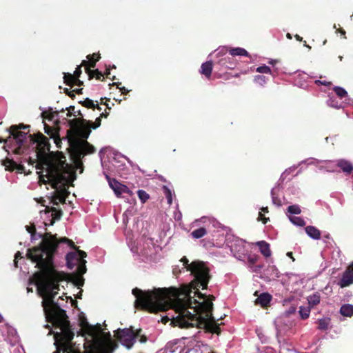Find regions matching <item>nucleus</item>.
<instances>
[{
  "instance_id": "nucleus-13",
  "label": "nucleus",
  "mask_w": 353,
  "mask_h": 353,
  "mask_svg": "<svg viewBox=\"0 0 353 353\" xmlns=\"http://www.w3.org/2000/svg\"><path fill=\"white\" fill-rule=\"evenodd\" d=\"M353 283V262L347 268L339 281L341 288L347 287Z\"/></svg>"
},
{
  "instance_id": "nucleus-34",
  "label": "nucleus",
  "mask_w": 353,
  "mask_h": 353,
  "mask_svg": "<svg viewBox=\"0 0 353 353\" xmlns=\"http://www.w3.org/2000/svg\"><path fill=\"white\" fill-rule=\"evenodd\" d=\"M330 319L329 318L321 319L319 321L318 328L321 330H326L329 327Z\"/></svg>"
},
{
  "instance_id": "nucleus-25",
  "label": "nucleus",
  "mask_w": 353,
  "mask_h": 353,
  "mask_svg": "<svg viewBox=\"0 0 353 353\" xmlns=\"http://www.w3.org/2000/svg\"><path fill=\"white\" fill-rule=\"evenodd\" d=\"M85 72L89 77V79H92L94 77L97 80H101V77H103V74L101 72H100L98 69L91 70L89 68H85Z\"/></svg>"
},
{
  "instance_id": "nucleus-57",
  "label": "nucleus",
  "mask_w": 353,
  "mask_h": 353,
  "mask_svg": "<svg viewBox=\"0 0 353 353\" xmlns=\"http://www.w3.org/2000/svg\"><path fill=\"white\" fill-rule=\"evenodd\" d=\"M117 347L118 345L115 342L110 341L108 343V347L110 349L111 352H113Z\"/></svg>"
},
{
  "instance_id": "nucleus-4",
  "label": "nucleus",
  "mask_w": 353,
  "mask_h": 353,
  "mask_svg": "<svg viewBox=\"0 0 353 353\" xmlns=\"http://www.w3.org/2000/svg\"><path fill=\"white\" fill-rule=\"evenodd\" d=\"M28 138L32 143H36V159L29 158V163H37V170L45 169L48 175L57 178L59 181L65 179V174L70 170V165L66 163L65 155L61 152H50V144L48 139L41 132L29 134Z\"/></svg>"
},
{
  "instance_id": "nucleus-15",
  "label": "nucleus",
  "mask_w": 353,
  "mask_h": 353,
  "mask_svg": "<svg viewBox=\"0 0 353 353\" xmlns=\"http://www.w3.org/2000/svg\"><path fill=\"white\" fill-rule=\"evenodd\" d=\"M70 146L72 148L74 154L77 159H81L85 155L83 148L81 145L80 141H68Z\"/></svg>"
},
{
  "instance_id": "nucleus-7",
  "label": "nucleus",
  "mask_w": 353,
  "mask_h": 353,
  "mask_svg": "<svg viewBox=\"0 0 353 353\" xmlns=\"http://www.w3.org/2000/svg\"><path fill=\"white\" fill-rule=\"evenodd\" d=\"M44 176L47 177L49 180L53 181L54 184L52 186L57 189L54 194L52 197L51 203L54 205H58L59 202L64 203L65 202L66 197L68 195V192L65 188V185L63 183V182L66 180V178L65 177L64 180L59 181L57 178L48 175V173L46 172V175L41 174L39 176V180L43 181L44 183H46V181L43 179Z\"/></svg>"
},
{
  "instance_id": "nucleus-18",
  "label": "nucleus",
  "mask_w": 353,
  "mask_h": 353,
  "mask_svg": "<svg viewBox=\"0 0 353 353\" xmlns=\"http://www.w3.org/2000/svg\"><path fill=\"white\" fill-rule=\"evenodd\" d=\"M337 167L343 170V172L347 174H350L353 172L352 163L345 159H340L336 163Z\"/></svg>"
},
{
  "instance_id": "nucleus-5",
  "label": "nucleus",
  "mask_w": 353,
  "mask_h": 353,
  "mask_svg": "<svg viewBox=\"0 0 353 353\" xmlns=\"http://www.w3.org/2000/svg\"><path fill=\"white\" fill-rule=\"evenodd\" d=\"M181 261L187 270L190 271L194 277L189 286L197 290V287H201L203 290L207 289L211 276L210 275V270L205 263L201 261H194L189 263V261L185 256H183Z\"/></svg>"
},
{
  "instance_id": "nucleus-51",
  "label": "nucleus",
  "mask_w": 353,
  "mask_h": 353,
  "mask_svg": "<svg viewBox=\"0 0 353 353\" xmlns=\"http://www.w3.org/2000/svg\"><path fill=\"white\" fill-rule=\"evenodd\" d=\"M121 85V83H116V82L110 84V86L117 85V88L120 89V90L121 91L122 94L128 93V90L125 87H122V88L119 87Z\"/></svg>"
},
{
  "instance_id": "nucleus-46",
  "label": "nucleus",
  "mask_w": 353,
  "mask_h": 353,
  "mask_svg": "<svg viewBox=\"0 0 353 353\" xmlns=\"http://www.w3.org/2000/svg\"><path fill=\"white\" fill-rule=\"evenodd\" d=\"M119 190H120V192H121V194L122 193H126V194H129L130 196H132V195L133 194L132 191V190H130L129 189V188H128L126 185H123V184H121V187H120V188H119Z\"/></svg>"
},
{
  "instance_id": "nucleus-22",
  "label": "nucleus",
  "mask_w": 353,
  "mask_h": 353,
  "mask_svg": "<svg viewBox=\"0 0 353 353\" xmlns=\"http://www.w3.org/2000/svg\"><path fill=\"white\" fill-rule=\"evenodd\" d=\"M307 234L313 239L319 240L321 239L320 230L314 226L309 225L305 228Z\"/></svg>"
},
{
  "instance_id": "nucleus-63",
  "label": "nucleus",
  "mask_w": 353,
  "mask_h": 353,
  "mask_svg": "<svg viewBox=\"0 0 353 353\" xmlns=\"http://www.w3.org/2000/svg\"><path fill=\"white\" fill-rule=\"evenodd\" d=\"M287 256H289L290 258H291L293 261H294V258L293 257V254L292 252H288L287 253Z\"/></svg>"
},
{
  "instance_id": "nucleus-3",
  "label": "nucleus",
  "mask_w": 353,
  "mask_h": 353,
  "mask_svg": "<svg viewBox=\"0 0 353 353\" xmlns=\"http://www.w3.org/2000/svg\"><path fill=\"white\" fill-rule=\"evenodd\" d=\"M32 279L34 285H37L38 294L43 298L42 306L45 312L53 316L61 331V350L64 353L70 348L74 334L71 329L65 311L61 309L54 299L57 294V291L59 290V283L65 280H59L54 277L52 279L32 277Z\"/></svg>"
},
{
  "instance_id": "nucleus-43",
  "label": "nucleus",
  "mask_w": 353,
  "mask_h": 353,
  "mask_svg": "<svg viewBox=\"0 0 353 353\" xmlns=\"http://www.w3.org/2000/svg\"><path fill=\"white\" fill-rule=\"evenodd\" d=\"M83 106L87 108L95 109V105L92 100L86 98L84 101L79 102Z\"/></svg>"
},
{
  "instance_id": "nucleus-59",
  "label": "nucleus",
  "mask_w": 353,
  "mask_h": 353,
  "mask_svg": "<svg viewBox=\"0 0 353 353\" xmlns=\"http://www.w3.org/2000/svg\"><path fill=\"white\" fill-rule=\"evenodd\" d=\"M74 85H77L79 87L83 85V82L79 79V78L75 79Z\"/></svg>"
},
{
  "instance_id": "nucleus-23",
  "label": "nucleus",
  "mask_w": 353,
  "mask_h": 353,
  "mask_svg": "<svg viewBox=\"0 0 353 353\" xmlns=\"http://www.w3.org/2000/svg\"><path fill=\"white\" fill-rule=\"evenodd\" d=\"M106 178L108 181V183H109V185L110 186V188L114 190L115 194L117 196H120L121 195V192L119 190V188L121 187V183H120L119 182H118L116 179H111L109 176L106 175Z\"/></svg>"
},
{
  "instance_id": "nucleus-47",
  "label": "nucleus",
  "mask_w": 353,
  "mask_h": 353,
  "mask_svg": "<svg viewBox=\"0 0 353 353\" xmlns=\"http://www.w3.org/2000/svg\"><path fill=\"white\" fill-rule=\"evenodd\" d=\"M51 139H53L54 142L58 148H61L62 141H61V139L59 136V132L58 134H57L55 136H54L53 137H52Z\"/></svg>"
},
{
  "instance_id": "nucleus-11",
  "label": "nucleus",
  "mask_w": 353,
  "mask_h": 353,
  "mask_svg": "<svg viewBox=\"0 0 353 353\" xmlns=\"http://www.w3.org/2000/svg\"><path fill=\"white\" fill-rule=\"evenodd\" d=\"M179 353H211V351L208 345L193 341L182 348Z\"/></svg>"
},
{
  "instance_id": "nucleus-1",
  "label": "nucleus",
  "mask_w": 353,
  "mask_h": 353,
  "mask_svg": "<svg viewBox=\"0 0 353 353\" xmlns=\"http://www.w3.org/2000/svg\"><path fill=\"white\" fill-rule=\"evenodd\" d=\"M199 288H192L184 285L181 288H154L144 291L135 288L132 293L136 297L137 309L157 312L174 309L178 315L173 317L172 324L181 328L194 327L199 323L211 333L219 334L220 324L212 315L214 295L207 296L199 291Z\"/></svg>"
},
{
  "instance_id": "nucleus-48",
  "label": "nucleus",
  "mask_w": 353,
  "mask_h": 353,
  "mask_svg": "<svg viewBox=\"0 0 353 353\" xmlns=\"http://www.w3.org/2000/svg\"><path fill=\"white\" fill-rule=\"evenodd\" d=\"M101 117L100 116L97 117L94 122H92L90 123V125H92V129H97L101 125Z\"/></svg>"
},
{
  "instance_id": "nucleus-21",
  "label": "nucleus",
  "mask_w": 353,
  "mask_h": 353,
  "mask_svg": "<svg viewBox=\"0 0 353 353\" xmlns=\"http://www.w3.org/2000/svg\"><path fill=\"white\" fill-rule=\"evenodd\" d=\"M219 64L228 69H234L236 65V63L234 61V58L230 57L221 59L219 61Z\"/></svg>"
},
{
  "instance_id": "nucleus-12",
  "label": "nucleus",
  "mask_w": 353,
  "mask_h": 353,
  "mask_svg": "<svg viewBox=\"0 0 353 353\" xmlns=\"http://www.w3.org/2000/svg\"><path fill=\"white\" fill-rule=\"evenodd\" d=\"M80 325L87 334L93 338L97 337L99 333L101 332L100 325H97V327L91 325L89 324L85 318L81 319Z\"/></svg>"
},
{
  "instance_id": "nucleus-58",
  "label": "nucleus",
  "mask_w": 353,
  "mask_h": 353,
  "mask_svg": "<svg viewBox=\"0 0 353 353\" xmlns=\"http://www.w3.org/2000/svg\"><path fill=\"white\" fill-rule=\"evenodd\" d=\"M74 285L78 286L79 288L83 284V279L82 278L77 279L74 281Z\"/></svg>"
},
{
  "instance_id": "nucleus-17",
  "label": "nucleus",
  "mask_w": 353,
  "mask_h": 353,
  "mask_svg": "<svg viewBox=\"0 0 353 353\" xmlns=\"http://www.w3.org/2000/svg\"><path fill=\"white\" fill-rule=\"evenodd\" d=\"M100 58V54L99 53H93L92 54H89L87 56V59L88 60L82 61L81 65H83L85 68H94L96 63L99 60Z\"/></svg>"
},
{
  "instance_id": "nucleus-53",
  "label": "nucleus",
  "mask_w": 353,
  "mask_h": 353,
  "mask_svg": "<svg viewBox=\"0 0 353 353\" xmlns=\"http://www.w3.org/2000/svg\"><path fill=\"white\" fill-rule=\"evenodd\" d=\"M137 339H139V341L141 343H146L148 341L147 336L144 334H141V332L137 336Z\"/></svg>"
},
{
  "instance_id": "nucleus-16",
  "label": "nucleus",
  "mask_w": 353,
  "mask_h": 353,
  "mask_svg": "<svg viewBox=\"0 0 353 353\" xmlns=\"http://www.w3.org/2000/svg\"><path fill=\"white\" fill-rule=\"evenodd\" d=\"M44 211L46 213L52 212V214H51L52 219H51L50 223V225H52L54 223L55 221H58V220L61 219V218L63 215L62 210H57L55 207L46 206Z\"/></svg>"
},
{
  "instance_id": "nucleus-20",
  "label": "nucleus",
  "mask_w": 353,
  "mask_h": 353,
  "mask_svg": "<svg viewBox=\"0 0 353 353\" xmlns=\"http://www.w3.org/2000/svg\"><path fill=\"white\" fill-rule=\"evenodd\" d=\"M256 245L259 247L261 253L266 258L271 256L270 245L265 241H258Z\"/></svg>"
},
{
  "instance_id": "nucleus-6",
  "label": "nucleus",
  "mask_w": 353,
  "mask_h": 353,
  "mask_svg": "<svg viewBox=\"0 0 353 353\" xmlns=\"http://www.w3.org/2000/svg\"><path fill=\"white\" fill-rule=\"evenodd\" d=\"M70 129L67 131L68 141L87 140L91 133V121L75 118L68 121Z\"/></svg>"
},
{
  "instance_id": "nucleus-28",
  "label": "nucleus",
  "mask_w": 353,
  "mask_h": 353,
  "mask_svg": "<svg viewBox=\"0 0 353 353\" xmlns=\"http://www.w3.org/2000/svg\"><path fill=\"white\" fill-rule=\"evenodd\" d=\"M81 145L83 148L85 154H92L95 152L94 147L87 141V140L80 141Z\"/></svg>"
},
{
  "instance_id": "nucleus-8",
  "label": "nucleus",
  "mask_w": 353,
  "mask_h": 353,
  "mask_svg": "<svg viewBox=\"0 0 353 353\" xmlns=\"http://www.w3.org/2000/svg\"><path fill=\"white\" fill-rule=\"evenodd\" d=\"M142 332L141 329L134 330L132 326L129 328L118 329L115 332V336L121 344L127 349H131L137 339V336Z\"/></svg>"
},
{
  "instance_id": "nucleus-64",
  "label": "nucleus",
  "mask_w": 353,
  "mask_h": 353,
  "mask_svg": "<svg viewBox=\"0 0 353 353\" xmlns=\"http://www.w3.org/2000/svg\"><path fill=\"white\" fill-rule=\"evenodd\" d=\"M71 99H74L75 97V94L73 90L70 92V94H68Z\"/></svg>"
},
{
  "instance_id": "nucleus-39",
  "label": "nucleus",
  "mask_w": 353,
  "mask_h": 353,
  "mask_svg": "<svg viewBox=\"0 0 353 353\" xmlns=\"http://www.w3.org/2000/svg\"><path fill=\"white\" fill-rule=\"evenodd\" d=\"M290 221L298 226H304L305 225V221L301 217L298 216H290Z\"/></svg>"
},
{
  "instance_id": "nucleus-60",
  "label": "nucleus",
  "mask_w": 353,
  "mask_h": 353,
  "mask_svg": "<svg viewBox=\"0 0 353 353\" xmlns=\"http://www.w3.org/2000/svg\"><path fill=\"white\" fill-rule=\"evenodd\" d=\"M10 142L12 141L11 140V137H10V135L9 136V137L6 139H4L3 138H0V143H7L8 142Z\"/></svg>"
},
{
  "instance_id": "nucleus-2",
  "label": "nucleus",
  "mask_w": 353,
  "mask_h": 353,
  "mask_svg": "<svg viewBox=\"0 0 353 353\" xmlns=\"http://www.w3.org/2000/svg\"><path fill=\"white\" fill-rule=\"evenodd\" d=\"M39 237L42 239L39 245L28 249L26 254L27 258L36 263V267L40 269L33 274V278L54 277L59 280H70L69 274L56 269L54 255L59 244L61 243H67L74 250H77L78 248L68 238L62 237L58 239L57 234H52L51 232L39 234Z\"/></svg>"
},
{
  "instance_id": "nucleus-19",
  "label": "nucleus",
  "mask_w": 353,
  "mask_h": 353,
  "mask_svg": "<svg viewBox=\"0 0 353 353\" xmlns=\"http://www.w3.org/2000/svg\"><path fill=\"white\" fill-rule=\"evenodd\" d=\"M212 61H206L201 65L200 72L201 74H203L207 79H210L212 74Z\"/></svg>"
},
{
  "instance_id": "nucleus-14",
  "label": "nucleus",
  "mask_w": 353,
  "mask_h": 353,
  "mask_svg": "<svg viewBox=\"0 0 353 353\" xmlns=\"http://www.w3.org/2000/svg\"><path fill=\"white\" fill-rule=\"evenodd\" d=\"M272 296L268 292H263L258 296L255 300V304L260 305L263 308H267L270 306Z\"/></svg>"
},
{
  "instance_id": "nucleus-31",
  "label": "nucleus",
  "mask_w": 353,
  "mask_h": 353,
  "mask_svg": "<svg viewBox=\"0 0 353 353\" xmlns=\"http://www.w3.org/2000/svg\"><path fill=\"white\" fill-rule=\"evenodd\" d=\"M207 234V230L205 228H200L193 230L191 232V236L194 239H200Z\"/></svg>"
},
{
  "instance_id": "nucleus-32",
  "label": "nucleus",
  "mask_w": 353,
  "mask_h": 353,
  "mask_svg": "<svg viewBox=\"0 0 353 353\" xmlns=\"http://www.w3.org/2000/svg\"><path fill=\"white\" fill-rule=\"evenodd\" d=\"M58 115V112H52V109L46 111H43L41 113V117L43 119H48V121H52L55 116Z\"/></svg>"
},
{
  "instance_id": "nucleus-10",
  "label": "nucleus",
  "mask_w": 353,
  "mask_h": 353,
  "mask_svg": "<svg viewBox=\"0 0 353 353\" xmlns=\"http://www.w3.org/2000/svg\"><path fill=\"white\" fill-rule=\"evenodd\" d=\"M9 132L12 141H15L16 148L12 149V151L16 154H20L24 152L27 148L26 140L29 134L28 132L17 130V131H12L10 128Z\"/></svg>"
},
{
  "instance_id": "nucleus-35",
  "label": "nucleus",
  "mask_w": 353,
  "mask_h": 353,
  "mask_svg": "<svg viewBox=\"0 0 353 353\" xmlns=\"http://www.w3.org/2000/svg\"><path fill=\"white\" fill-rule=\"evenodd\" d=\"M310 307L301 306L299 307V314L302 319H307L310 314Z\"/></svg>"
},
{
  "instance_id": "nucleus-26",
  "label": "nucleus",
  "mask_w": 353,
  "mask_h": 353,
  "mask_svg": "<svg viewBox=\"0 0 353 353\" xmlns=\"http://www.w3.org/2000/svg\"><path fill=\"white\" fill-rule=\"evenodd\" d=\"M308 304L310 307H314L317 305L321 301V296L319 292H316L312 295H310L307 298Z\"/></svg>"
},
{
  "instance_id": "nucleus-56",
  "label": "nucleus",
  "mask_w": 353,
  "mask_h": 353,
  "mask_svg": "<svg viewBox=\"0 0 353 353\" xmlns=\"http://www.w3.org/2000/svg\"><path fill=\"white\" fill-rule=\"evenodd\" d=\"M106 78L111 79L112 80L115 79V76H113L112 78L110 77V65L106 68L105 72L104 74Z\"/></svg>"
},
{
  "instance_id": "nucleus-27",
  "label": "nucleus",
  "mask_w": 353,
  "mask_h": 353,
  "mask_svg": "<svg viewBox=\"0 0 353 353\" xmlns=\"http://www.w3.org/2000/svg\"><path fill=\"white\" fill-rule=\"evenodd\" d=\"M340 313L344 316L350 317L353 315V305L345 304L341 306Z\"/></svg>"
},
{
  "instance_id": "nucleus-30",
  "label": "nucleus",
  "mask_w": 353,
  "mask_h": 353,
  "mask_svg": "<svg viewBox=\"0 0 353 353\" xmlns=\"http://www.w3.org/2000/svg\"><path fill=\"white\" fill-rule=\"evenodd\" d=\"M3 165L5 166L6 170L8 171H14L17 168V163L12 159L8 158H6L3 161Z\"/></svg>"
},
{
  "instance_id": "nucleus-40",
  "label": "nucleus",
  "mask_w": 353,
  "mask_h": 353,
  "mask_svg": "<svg viewBox=\"0 0 353 353\" xmlns=\"http://www.w3.org/2000/svg\"><path fill=\"white\" fill-rule=\"evenodd\" d=\"M333 90L334 91L336 94L341 99L345 97L347 94V92H346V90L341 87L335 86L333 88Z\"/></svg>"
},
{
  "instance_id": "nucleus-37",
  "label": "nucleus",
  "mask_w": 353,
  "mask_h": 353,
  "mask_svg": "<svg viewBox=\"0 0 353 353\" xmlns=\"http://www.w3.org/2000/svg\"><path fill=\"white\" fill-rule=\"evenodd\" d=\"M44 130L45 132L49 135L50 138L59 133V130L57 129L54 128L46 123H44Z\"/></svg>"
},
{
  "instance_id": "nucleus-45",
  "label": "nucleus",
  "mask_w": 353,
  "mask_h": 353,
  "mask_svg": "<svg viewBox=\"0 0 353 353\" xmlns=\"http://www.w3.org/2000/svg\"><path fill=\"white\" fill-rule=\"evenodd\" d=\"M256 71L259 73L271 74L272 70L270 67L267 65L259 66L256 69Z\"/></svg>"
},
{
  "instance_id": "nucleus-62",
  "label": "nucleus",
  "mask_w": 353,
  "mask_h": 353,
  "mask_svg": "<svg viewBox=\"0 0 353 353\" xmlns=\"http://www.w3.org/2000/svg\"><path fill=\"white\" fill-rule=\"evenodd\" d=\"M82 90H83L82 88H77V89L73 90L74 94L76 93V94H82Z\"/></svg>"
},
{
  "instance_id": "nucleus-52",
  "label": "nucleus",
  "mask_w": 353,
  "mask_h": 353,
  "mask_svg": "<svg viewBox=\"0 0 353 353\" xmlns=\"http://www.w3.org/2000/svg\"><path fill=\"white\" fill-rule=\"evenodd\" d=\"M21 258H22L21 253L19 251H17L14 255V260L15 267H18V259H21Z\"/></svg>"
},
{
  "instance_id": "nucleus-61",
  "label": "nucleus",
  "mask_w": 353,
  "mask_h": 353,
  "mask_svg": "<svg viewBox=\"0 0 353 353\" xmlns=\"http://www.w3.org/2000/svg\"><path fill=\"white\" fill-rule=\"evenodd\" d=\"M108 115H109V112H107L106 110H105L104 112H102L100 114V117H101V118H107Z\"/></svg>"
},
{
  "instance_id": "nucleus-49",
  "label": "nucleus",
  "mask_w": 353,
  "mask_h": 353,
  "mask_svg": "<svg viewBox=\"0 0 353 353\" xmlns=\"http://www.w3.org/2000/svg\"><path fill=\"white\" fill-rule=\"evenodd\" d=\"M81 66H83L81 64L80 65H78L77 67L76 70H74V74H72V75H74V77L75 79L80 77V76L82 73Z\"/></svg>"
},
{
  "instance_id": "nucleus-9",
  "label": "nucleus",
  "mask_w": 353,
  "mask_h": 353,
  "mask_svg": "<svg viewBox=\"0 0 353 353\" xmlns=\"http://www.w3.org/2000/svg\"><path fill=\"white\" fill-rule=\"evenodd\" d=\"M87 256V253L83 250H77V252H70L66 254L65 260L67 267L72 270L74 268L77 263H79L77 272L80 275L86 272V261L84 259Z\"/></svg>"
},
{
  "instance_id": "nucleus-50",
  "label": "nucleus",
  "mask_w": 353,
  "mask_h": 353,
  "mask_svg": "<svg viewBox=\"0 0 353 353\" xmlns=\"http://www.w3.org/2000/svg\"><path fill=\"white\" fill-rule=\"evenodd\" d=\"M27 231L31 234L32 238L36 234V228L34 225H32L30 226H26Z\"/></svg>"
},
{
  "instance_id": "nucleus-36",
  "label": "nucleus",
  "mask_w": 353,
  "mask_h": 353,
  "mask_svg": "<svg viewBox=\"0 0 353 353\" xmlns=\"http://www.w3.org/2000/svg\"><path fill=\"white\" fill-rule=\"evenodd\" d=\"M162 189L163 190L164 195L167 199L168 203L171 205L172 203V193L171 190L166 185H163Z\"/></svg>"
},
{
  "instance_id": "nucleus-29",
  "label": "nucleus",
  "mask_w": 353,
  "mask_h": 353,
  "mask_svg": "<svg viewBox=\"0 0 353 353\" xmlns=\"http://www.w3.org/2000/svg\"><path fill=\"white\" fill-rule=\"evenodd\" d=\"M3 165L5 166L6 170L8 171H14L17 168V163L12 159L8 158H6L3 161Z\"/></svg>"
},
{
  "instance_id": "nucleus-38",
  "label": "nucleus",
  "mask_w": 353,
  "mask_h": 353,
  "mask_svg": "<svg viewBox=\"0 0 353 353\" xmlns=\"http://www.w3.org/2000/svg\"><path fill=\"white\" fill-rule=\"evenodd\" d=\"M137 194L142 203H145L150 199L149 194H148L145 190H139L137 191Z\"/></svg>"
},
{
  "instance_id": "nucleus-42",
  "label": "nucleus",
  "mask_w": 353,
  "mask_h": 353,
  "mask_svg": "<svg viewBox=\"0 0 353 353\" xmlns=\"http://www.w3.org/2000/svg\"><path fill=\"white\" fill-rule=\"evenodd\" d=\"M30 125H25L23 123H21L19 125H12L10 126V129L12 130V131H17V130H28V132H29V128H30Z\"/></svg>"
},
{
  "instance_id": "nucleus-44",
  "label": "nucleus",
  "mask_w": 353,
  "mask_h": 353,
  "mask_svg": "<svg viewBox=\"0 0 353 353\" xmlns=\"http://www.w3.org/2000/svg\"><path fill=\"white\" fill-rule=\"evenodd\" d=\"M267 81V78L263 75H256L254 77V82L261 86H263Z\"/></svg>"
},
{
  "instance_id": "nucleus-55",
  "label": "nucleus",
  "mask_w": 353,
  "mask_h": 353,
  "mask_svg": "<svg viewBox=\"0 0 353 353\" xmlns=\"http://www.w3.org/2000/svg\"><path fill=\"white\" fill-rule=\"evenodd\" d=\"M259 221H261L263 223H266L269 221V218H266L261 212L259 213Z\"/></svg>"
},
{
  "instance_id": "nucleus-41",
  "label": "nucleus",
  "mask_w": 353,
  "mask_h": 353,
  "mask_svg": "<svg viewBox=\"0 0 353 353\" xmlns=\"http://www.w3.org/2000/svg\"><path fill=\"white\" fill-rule=\"evenodd\" d=\"M288 212L292 214H299L301 212L300 207L297 205H292L288 206Z\"/></svg>"
},
{
  "instance_id": "nucleus-24",
  "label": "nucleus",
  "mask_w": 353,
  "mask_h": 353,
  "mask_svg": "<svg viewBox=\"0 0 353 353\" xmlns=\"http://www.w3.org/2000/svg\"><path fill=\"white\" fill-rule=\"evenodd\" d=\"M230 54L232 57L234 56H245L249 57V53L247 50L242 48H234L229 50Z\"/></svg>"
},
{
  "instance_id": "nucleus-54",
  "label": "nucleus",
  "mask_w": 353,
  "mask_h": 353,
  "mask_svg": "<svg viewBox=\"0 0 353 353\" xmlns=\"http://www.w3.org/2000/svg\"><path fill=\"white\" fill-rule=\"evenodd\" d=\"M66 110H68V113L66 114V116L68 117H70L72 114H74V106L71 105L68 108H66Z\"/></svg>"
},
{
  "instance_id": "nucleus-33",
  "label": "nucleus",
  "mask_w": 353,
  "mask_h": 353,
  "mask_svg": "<svg viewBox=\"0 0 353 353\" xmlns=\"http://www.w3.org/2000/svg\"><path fill=\"white\" fill-rule=\"evenodd\" d=\"M63 81L64 83L70 87H72L74 85L75 78L74 75L70 73H63Z\"/></svg>"
}]
</instances>
